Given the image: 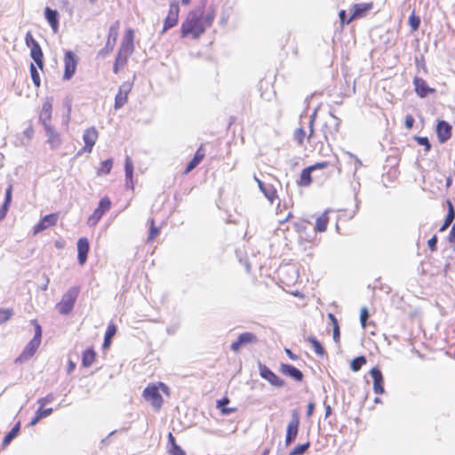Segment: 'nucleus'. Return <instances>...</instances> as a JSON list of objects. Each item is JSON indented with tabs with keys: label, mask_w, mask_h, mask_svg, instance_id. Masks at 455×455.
Masks as SVG:
<instances>
[{
	"label": "nucleus",
	"mask_w": 455,
	"mask_h": 455,
	"mask_svg": "<svg viewBox=\"0 0 455 455\" xmlns=\"http://www.w3.org/2000/svg\"><path fill=\"white\" fill-rule=\"evenodd\" d=\"M206 4L207 0H201L198 5L188 13L181 24V37L191 35L194 39H197L212 25L216 17V7L211 5L204 13Z\"/></svg>",
	"instance_id": "1"
},
{
	"label": "nucleus",
	"mask_w": 455,
	"mask_h": 455,
	"mask_svg": "<svg viewBox=\"0 0 455 455\" xmlns=\"http://www.w3.org/2000/svg\"><path fill=\"white\" fill-rule=\"evenodd\" d=\"M35 325V334L33 339L26 345L21 354L15 359V363L28 361L36 354L41 344L42 328L36 320H32Z\"/></svg>",
	"instance_id": "2"
},
{
	"label": "nucleus",
	"mask_w": 455,
	"mask_h": 455,
	"mask_svg": "<svg viewBox=\"0 0 455 455\" xmlns=\"http://www.w3.org/2000/svg\"><path fill=\"white\" fill-rule=\"evenodd\" d=\"M79 292L80 288L78 286H73L63 294L61 300L56 305L60 314L68 315L73 310Z\"/></svg>",
	"instance_id": "3"
},
{
	"label": "nucleus",
	"mask_w": 455,
	"mask_h": 455,
	"mask_svg": "<svg viewBox=\"0 0 455 455\" xmlns=\"http://www.w3.org/2000/svg\"><path fill=\"white\" fill-rule=\"evenodd\" d=\"M133 52L132 39L130 41H124L121 47L116 56V60L113 65V72L117 74L121 68H124L128 60V58Z\"/></svg>",
	"instance_id": "4"
},
{
	"label": "nucleus",
	"mask_w": 455,
	"mask_h": 455,
	"mask_svg": "<svg viewBox=\"0 0 455 455\" xmlns=\"http://www.w3.org/2000/svg\"><path fill=\"white\" fill-rule=\"evenodd\" d=\"M111 201L108 197L105 196L99 202L98 207L93 211L92 215L87 220L89 227H95L102 216L110 209Z\"/></svg>",
	"instance_id": "5"
},
{
	"label": "nucleus",
	"mask_w": 455,
	"mask_h": 455,
	"mask_svg": "<svg viewBox=\"0 0 455 455\" xmlns=\"http://www.w3.org/2000/svg\"><path fill=\"white\" fill-rule=\"evenodd\" d=\"M299 416L297 411H292L291 419L286 427L285 445L290 446L298 436L299 427Z\"/></svg>",
	"instance_id": "6"
},
{
	"label": "nucleus",
	"mask_w": 455,
	"mask_h": 455,
	"mask_svg": "<svg viewBox=\"0 0 455 455\" xmlns=\"http://www.w3.org/2000/svg\"><path fill=\"white\" fill-rule=\"evenodd\" d=\"M142 395L156 410H159L162 407L164 400L156 385L148 386L143 390Z\"/></svg>",
	"instance_id": "7"
},
{
	"label": "nucleus",
	"mask_w": 455,
	"mask_h": 455,
	"mask_svg": "<svg viewBox=\"0 0 455 455\" xmlns=\"http://www.w3.org/2000/svg\"><path fill=\"white\" fill-rule=\"evenodd\" d=\"M259 375L262 379L268 381L272 386L276 387H282L285 382L280 379L274 371H272L267 366L259 362L258 363Z\"/></svg>",
	"instance_id": "8"
},
{
	"label": "nucleus",
	"mask_w": 455,
	"mask_h": 455,
	"mask_svg": "<svg viewBox=\"0 0 455 455\" xmlns=\"http://www.w3.org/2000/svg\"><path fill=\"white\" fill-rule=\"evenodd\" d=\"M118 29H119V21H115L109 28L108 34V40L107 43L102 48L99 54L100 55H106L109 52H111L115 47L117 36H118Z\"/></svg>",
	"instance_id": "9"
},
{
	"label": "nucleus",
	"mask_w": 455,
	"mask_h": 455,
	"mask_svg": "<svg viewBox=\"0 0 455 455\" xmlns=\"http://www.w3.org/2000/svg\"><path fill=\"white\" fill-rule=\"evenodd\" d=\"M98 132L95 127H90L86 129L83 134V140L84 142V148L78 151L77 155L80 156L82 153H91L93 146L98 139Z\"/></svg>",
	"instance_id": "10"
},
{
	"label": "nucleus",
	"mask_w": 455,
	"mask_h": 455,
	"mask_svg": "<svg viewBox=\"0 0 455 455\" xmlns=\"http://www.w3.org/2000/svg\"><path fill=\"white\" fill-rule=\"evenodd\" d=\"M257 342H258L257 336L252 332L246 331V332L241 333L238 336L237 339L230 345V349L233 352L237 353V352H239V350L241 349L242 347L249 345V344H255Z\"/></svg>",
	"instance_id": "11"
},
{
	"label": "nucleus",
	"mask_w": 455,
	"mask_h": 455,
	"mask_svg": "<svg viewBox=\"0 0 455 455\" xmlns=\"http://www.w3.org/2000/svg\"><path fill=\"white\" fill-rule=\"evenodd\" d=\"M180 6L177 1L170 4L169 12L164 20V24L162 33H164L168 29L177 25L179 20Z\"/></svg>",
	"instance_id": "12"
},
{
	"label": "nucleus",
	"mask_w": 455,
	"mask_h": 455,
	"mask_svg": "<svg viewBox=\"0 0 455 455\" xmlns=\"http://www.w3.org/2000/svg\"><path fill=\"white\" fill-rule=\"evenodd\" d=\"M65 69L63 74L64 80H69L76 70L77 60L71 51H67L64 56Z\"/></svg>",
	"instance_id": "13"
},
{
	"label": "nucleus",
	"mask_w": 455,
	"mask_h": 455,
	"mask_svg": "<svg viewBox=\"0 0 455 455\" xmlns=\"http://www.w3.org/2000/svg\"><path fill=\"white\" fill-rule=\"evenodd\" d=\"M132 87V84H131L130 82H124L120 85L118 92L115 98L114 108L116 109H119L126 104L127 100H128V94L131 92Z\"/></svg>",
	"instance_id": "14"
},
{
	"label": "nucleus",
	"mask_w": 455,
	"mask_h": 455,
	"mask_svg": "<svg viewBox=\"0 0 455 455\" xmlns=\"http://www.w3.org/2000/svg\"><path fill=\"white\" fill-rule=\"evenodd\" d=\"M59 219L58 213H51L45 215L41 220L34 227V234H38L46 228L56 225Z\"/></svg>",
	"instance_id": "15"
},
{
	"label": "nucleus",
	"mask_w": 455,
	"mask_h": 455,
	"mask_svg": "<svg viewBox=\"0 0 455 455\" xmlns=\"http://www.w3.org/2000/svg\"><path fill=\"white\" fill-rule=\"evenodd\" d=\"M451 125L444 121H438L436 125V133L441 143L446 142L451 137Z\"/></svg>",
	"instance_id": "16"
},
{
	"label": "nucleus",
	"mask_w": 455,
	"mask_h": 455,
	"mask_svg": "<svg viewBox=\"0 0 455 455\" xmlns=\"http://www.w3.org/2000/svg\"><path fill=\"white\" fill-rule=\"evenodd\" d=\"M77 260L80 265H84L87 260L90 250L89 241L85 237H81L77 241Z\"/></svg>",
	"instance_id": "17"
},
{
	"label": "nucleus",
	"mask_w": 455,
	"mask_h": 455,
	"mask_svg": "<svg viewBox=\"0 0 455 455\" xmlns=\"http://www.w3.org/2000/svg\"><path fill=\"white\" fill-rule=\"evenodd\" d=\"M370 375L373 379V390L377 395H381L384 393V386H383V375L381 371L374 367L370 371Z\"/></svg>",
	"instance_id": "18"
},
{
	"label": "nucleus",
	"mask_w": 455,
	"mask_h": 455,
	"mask_svg": "<svg viewBox=\"0 0 455 455\" xmlns=\"http://www.w3.org/2000/svg\"><path fill=\"white\" fill-rule=\"evenodd\" d=\"M339 124L340 120L334 115L331 114L330 120L326 122L323 130V135L326 141H328L329 136H333L339 132Z\"/></svg>",
	"instance_id": "19"
},
{
	"label": "nucleus",
	"mask_w": 455,
	"mask_h": 455,
	"mask_svg": "<svg viewBox=\"0 0 455 455\" xmlns=\"http://www.w3.org/2000/svg\"><path fill=\"white\" fill-rule=\"evenodd\" d=\"M415 92L420 98L427 97L429 93L435 92V89L427 85V82L421 78L415 76L413 79Z\"/></svg>",
	"instance_id": "20"
},
{
	"label": "nucleus",
	"mask_w": 455,
	"mask_h": 455,
	"mask_svg": "<svg viewBox=\"0 0 455 455\" xmlns=\"http://www.w3.org/2000/svg\"><path fill=\"white\" fill-rule=\"evenodd\" d=\"M44 17L51 26L52 31L54 33H57L59 30V20H60V14L57 10H53L50 8L49 6H46L44 8Z\"/></svg>",
	"instance_id": "21"
},
{
	"label": "nucleus",
	"mask_w": 455,
	"mask_h": 455,
	"mask_svg": "<svg viewBox=\"0 0 455 455\" xmlns=\"http://www.w3.org/2000/svg\"><path fill=\"white\" fill-rule=\"evenodd\" d=\"M280 370L283 375L289 376L296 381H301L303 379L302 371L291 364L282 363Z\"/></svg>",
	"instance_id": "22"
},
{
	"label": "nucleus",
	"mask_w": 455,
	"mask_h": 455,
	"mask_svg": "<svg viewBox=\"0 0 455 455\" xmlns=\"http://www.w3.org/2000/svg\"><path fill=\"white\" fill-rule=\"evenodd\" d=\"M46 136L47 142L50 144L52 148H57L61 144L60 137L59 132H57L50 124L44 126Z\"/></svg>",
	"instance_id": "23"
},
{
	"label": "nucleus",
	"mask_w": 455,
	"mask_h": 455,
	"mask_svg": "<svg viewBox=\"0 0 455 455\" xmlns=\"http://www.w3.org/2000/svg\"><path fill=\"white\" fill-rule=\"evenodd\" d=\"M204 149L203 146H200L199 148L196 150L194 157L187 164L184 173L187 174L193 171L202 162V160L204 158Z\"/></svg>",
	"instance_id": "24"
},
{
	"label": "nucleus",
	"mask_w": 455,
	"mask_h": 455,
	"mask_svg": "<svg viewBox=\"0 0 455 455\" xmlns=\"http://www.w3.org/2000/svg\"><path fill=\"white\" fill-rule=\"evenodd\" d=\"M52 104L49 100H47L46 101L44 102L41 112H40V116H39V120L44 126L50 124L49 122L52 118Z\"/></svg>",
	"instance_id": "25"
},
{
	"label": "nucleus",
	"mask_w": 455,
	"mask_h": 455,
	"mask_svg": "<svg viewBox=\"0 0 455 455\" xmlns=\"http://www.w3.org/2000/svg\"><path fill=\"white\" fill-rule=\"evenodd\" d=\"M372 7L371 4H355L352 9L351 19H357L363 17Z\"/></svg>",
	"instance_id": "26"
},
{
	"label": "nucleus",
	"mask_w": 455,
	"mask_h": 455,
	"mask_svg": "<svg viewBox=\"0 0 455 455\" xmlns=\"http://www.w3.org/2000/svg\"><path fill=\"white\" fill-rule=\"evenodd\" d=\"M30 57L36 62V66L43 69L44 68V54L40 44L34 45L33 48L30 49Z\"/></svg>",
	"instance_id": "27"
},
{
	"label": "nucleus",
	"mask_w": 455,
	"mask_h": 455,
	"mask_svg": "<svg viewBox=\"0 0 455 455\" xmlns=\"http://www.w3.org/2000/svg\"><path fill=\"white\" fill-rule=\"evenodd\" d=\"M124 171H125L126 186L128 188H133V183H132L133 164H132V159L129 156H126V158H125Z\"/></svg>",
	"instance_id": "28"
},
{
	"label": "nucleus",
	"mask_w": 455,
	"mask_h": 455,
	"mask_svg": "<svg viewBox=\"0 0 455 455\" xmlns=\"http://www.w3.org/2000/svg\"><path fill=\"white\" fill-rule=\"evenodd\" d=\"M230 400L228 397H223L217 401L216 407L219 409L222 415H229L236 411V408L228 407Z\"/></svg>",
	"instance_id": "29"
},
{
	"label": "nucleus",
	"mask_w": 455,
	"mask_h": 455,
	"mask_svg": "<svg viewBox=\"0 0 455 455\" xmlns=\"http://www.w3.org/2000/svg\"><path fill=\"white\" fill-rule=\"evenodd\" d=\"M96 357V352L93 348L89 347L85 349L82 354V365L84 367H90L94 362Z\"/></svg>",
	"instance_id": "30"
},
{
	"label": "nucleus",
	"mask_w": 455,
	"mask_h": 455,
	"mask_svg": "<svg viewBox=\"0 0 455 455\" xmlns=\"http://www.w3.org/2000/svg\"><path fill=\"white\" fill-rule=\"evenodd\" d=\"M52 408L43 409L41 407L36 411L35 416L31 419L29 425L36 426L41 419L46 418L52 413Z\"/></svg>",
	"instance_id": "31"
},
{
	"label": "nucleus",
	"mask_w": 455,
	"mask_h": 455,
	"mask_svg": "<svg viewBox=\"0 0 455 455\" xmlns=\"http://www.w3.org/2000/svg\"><path fill=\"white\" fill-rule=\"evenodd\" d=\"M454 219H455V211H454L452 204L451 203H449V209H448L447 215L445 217L444 222L439 228V231L440 232L445 231L450 227V225L453 222Z\"/></svg>",
	"instance_id": "32"
},
{
	"label": "nucleus",
	"mask_w": 455,
	"mask_h": 455,
	"mask_svg": "<svg viewBox=\"0 0 455 455\" xmlns=\"http://www.w3.org/2000/svg\"><path fill=\"white\" fill-rule=\"evenodd\" d=\"M254 180L258 183V186L261 192L265 195V196L271 202H274V198L275 197V191L273 190L271 188H267L263 181H261L259 179H258L256 176H254Z\"/></svg>",
	"instance_id": "33"
},
{
	"label": "nucleus",
	"mask_w": 455,
	"mask_h": 455,
	"mask_svg": "<svg viewBox=\"0 0 455 455\" xmlns=\"http://www.w3.org/2000/svg\"><path fill=\"white\" fill-rule=\"evenodd\" d=\"M313 172V167H307L302 170L299 177V185L307 187L311 184L312 177L311 173Z\"/></svg>",
	"instance_id": "34"
},
{
	"label": "nucleus",
	"mask_w": 455,
	"mask_h": 455,
	"mask_svg": "<svg viewBox=\"0 0 455 455\" xmlns=\"http://www.w3.org/2000/svg\"><path fill=\"white\" fill-rule=\"evenodd\" d=\"M20 430V423L15 424L12 428L5 435L3 440V445H8L19 434Z\"/></svg>",
	"instance_id": "35"
},
{
	"label": "nucleus",
	"mask_w": 455,
	"mask_h": 455,
	"mask_svg": "<svg viewBox=\"0 0 455 455\" xmlns=\"http://www.w3.org/2000/svg\"><path fill=\"white\" fill-rule=\"evenodd\" d=\"M328 221L329 218L327 216V212H325L316 219L315 228V231L324 232L327 228Z\"/></svg>",
	"instance_id": "36"
},
{
	"label": "nucleus",
	"mask_w": 455,
	"mask_h": 455,
	"mask_svg": "<svg viewBox=\"0 0 455 455\" xmlns=\"http://www.w3.org/2000/svg\"><path fill=\"white\" fill-rule=\"evenodd\" d=\"M307 340L312 345L315 354L321 357L325 355V350L320 341L314 336L307 337Z\"/></svg>",
	"instance_id": "37"
},
{
	"label": "nucleus",
	"mask_w": 455,
	"mask_h": 455,
	"mask_svg": "<svg viewBox=\"0 0 455 455\" xmlns=\"http://www.w3.org/2000/svg\"><path fill=\"white\" fill-rule=\"evenodd\" d=\"M116 333V326L114 323H109L104 336L103 347H107L110 345L112 338Z\"/></svg>",
	"instance_id": "38"
},
{
	"label": "nucleus",
	"mask_w": 455,
	"mask_h": 455,
	"mask_svg": "<svg viewBox=\"0 0 455 455\" xmlns=\"http://www.w3.org/2000/svg\"><path fill=\"white\" fill-rule=\"evenodd\" d=\"M113 167L112 159H107L100 163V167L97 171L99 176L108 174Z\"/></svg>",
	"instance_id": "39"
},
{
	"label": "nucleus",
	"mask_w": 455,
	"mask_h": 455,
	"mask_svg": "<svg viewBox=\"0 0 455 455\" xmlns=\"http://www.w3.org/2000/svg\"><path fill=\"white\" fill-rule=\"evenodd\" d=\"M366 358L363 355L354 358L350 363V368L353 371H358L361 370L363 365L366 363Z\"/></svg>",
	"instance_id": "40"
},
{
	"label": "nucleus",
	"mask_w": 455,
	"mask_h": 455,
	"mask_svg": "<svg viewBox=\"0 0 455 455\" xmlns=\"http://www.w3.org/2000/svg\"><path fill=\"white\" fill-rule=\"evenodd\" d=\"M309 447H310L309 442H307L302 444H299L290 451L289 455H304L307 452V451L309 449Z\"/></svg>",
	"instance_id": "41"
},
{
	"label": "nucleus",
	"mask_w": 455,
	"mask_h": 455,
	"mask_svg": "<svg viewBox=\"0 0 455 455\" xmlns=\"http://www.w3.org/2000/svg\"><path fill=\"white\" fill-rule=\"evenodd\" d=\"M149 222H150V228H149V233H148V239H147L148 243L152 242L155 239V237L156 235H158L160 233L159 228L155 226L154 219H150Z\"/></svg>",
	"instance_id": "42"
},
{
	"label": "nucleus",
	"mask_w": 455,
	"mask_h": 455,
	"mask_svg": "<svg viewBox=\"0 0 455 455\" xmlns=\"http://www.w3.org/2000/svg\"><path fill=\"white\" fill-rule=\"evenodd\" d=\"M29 69H30V76H31L33 84H35L36 87H37V88L40 87L41 80H40V76L36 69V67L33 63H31Z\"/></svg>",
	"instance_id": "43"
},
{
	"label": "nucleus",
	"mask_w": 455,
	"mask_h": 455,
	"mask_svg": "<svg viewBox=\"0 0 455 455\" xmlns=\"http://www.w3.org/2000/svg\"><path fill=\"white\" fill-rule=\"evenodd\" d=\"M13 311L11 308H0V324L6 323L12 316Z\"/></svg>",
	"instance_id": "44"
},
{
	"label": "nucleus",
	"mask_w": 455,
	"mask_h": 455,
	"mask_svg": "<svg viewBox=\"0 0 455 455\" xmlns=\"http://www.w3.org/2000/svg\"><path fill=\"white\" fill-rule=\"evenodd\" d=\"M12 186L10 185L5 190L4 202L2 205V207H5L6 210L9 209V206L12 202Z\"/></svg>",
	"instance_id": "45"
},
{
	"label": "nucleus",
	"mask_w": 455,
	"mask_h": 455,
	"mask_svg": "<svg viewBox=\"0 0 455 455\" xmlns=\"http://www.w3.org/2000/svg\"><path fill=\"white\" fill-rule=\"evenodd\" d=\"M305 137H306V132H305V130L302 127L298 128L295 131V132H294V140L298 142V144L302 145L303 141L305 140Z\"/></svg>",
	"instance_id": "46"
},
{
	"label": "nucleus",
	"mask_w": 455,
	"mask_h": 455,
	"mask_svg": "<svg viewBox=\"0 0 455 455\" xmlns=\"http://www.w3.org/2000/svg\"><path fill=\"white\" fill-rule=\"evenodd\" d=\"M25 44L26 45L31 49L34 45H38V42L33 37L32 33L28 31L25 36Z\"/></svg>",
	"instance_id": "47"
},
{
	"label": "nucleus",
	"mask_w": 455,
	"mask_h": 455,
	"mask_svg": "<svg viewBox=\"0 0 455 455\" xmlns=\"http://www.w3.org/2000/svg\"><path fill=\"white\" fill-rule=\"evenodd\" d=\"M409 25L411 28L412 30H417L419 28L420 25V19L418 16H415L414 14H411L409 17Z\"/></svg>",
	"instance_id": "48"
},
{
	"label": "nucleus",
	"mask_w": 455,
	"mask_h": 455,
	"mask_svg": "<svg viewBox=\"0 0 455 455\" xmlns=\"http://www.w3.org/2000/svg\"><path fill=\"white\" fill-rule=\"evenodd\" d=\"M415 140H416V141L418 142L419 145L425 147V150L427 152H428L430 150L431 144L429 142V140L427 137L416 136Z\"/></svg>",
	"instance_id": "49"
},
{
	"label": "nucleus",
	"mask_w": 455,
	"mask_h": 455,
	"mask_svg": "<svg viewBox=\"0 0 455 455\" xmlns=\"http://www.w3.org/2000/svg\"><path fill=\"white\" fill-rule=\"evenodd\" d=\"M369 316H370V315H369L367 307H362L361 313H360V322H361L363 328H365L367 320L369 319Z\"/></svg>",
	"instance_id": "50"
},
{
	"label": "nucleus",
	"mask_w": 455,
	"mask_h": 455,
	"mask_svg": "<svg viewBox=\"0 0 455 455\" xmlns=\"http://www.w3.org/2000/svg\"><path fill=\"white\" fill-rule=\"evenodd\" d=\"M169 452L172 455H186L185 451L176 443H173V445L170 447Z\"/></svg>",
	"instance_id": "51"
},
{
	"label": "nucleus",
	"mask_w": 455,
	"mask_h": 455,
	"mask_svg": "<svg viewBox=\"0 0 455 455\" xmlns=\"http://www.w3.org/2000/svg\"><path fill=\"white\" fill-rule=\"evenodd\" d=\"M53 400L54 395L52 394H48L46 396L38 399L37 403L40 405L41 408H43L45 404L53 402Z\"/></svg>",
	"instance_id": "52"
},
{
	"label": "nucleus",
	"mask_w": 455,
	"mask_h": 455,
	"mask_svg": "<svg viewBox=\"0 0 455 455\" xmlns=\"http://www.w3.org/2000/svg\"><path fill=\"white\" fill-rule=\"evenodd\" d=\"M317 114V109H315L314 112L310 115L309 120V134L308 139L310 140L314 135V122Z\"/></svg>",
	"instance_id": "53"
},
{
	"label": "nucleus",
	"mask_w": 455,
	"mask_h": 455,
	"mask_svg": "<svg viewBox=\"0 0 455 455\" xmlns=\"http://www.w3.org/2000/svg\"><path fill=\"white\" fill-rule=\"evenodd\" d=\"M427 245L431 251H435L437 250V236L434 235L428 241Z\"/></svg>",
	"instance_id": "54"
},
{
	"label": "nucleus",
	"mask_w": 455,
	"mask_h": 455,
	"mask_svg": "<svg viewBox=\"0 0 455 455\" xmlns=\"http://www.w3.org/2000/svg\"><path fill=\"white\" fill-rule=\"evenodd\" d=\"M339 20H340V22L342 25L348 24L353 20V19H351V17L347 19V14L346 11H344V10H341L339 12Z\"/></svg>",
	"instance_id": "55"
},
{
	"label": "nucleus",
	"mask_w": 455,
	"mask_h": 455,
	"mask_svg": "<svg viewBox=\"0 0 455 455\" xmlns=\"http://www.w3.org/2000/svg\"><path fill=\"white\" fill-rule=\"evenodd\" d=\"M340 337V331L339 323H335V325H333V340L337 343L339 341Z\"/></svg>",
	"instance_id": "56"
},
{
	"label": "nucleus",
	"mask_w": 455,
	"mask_h": 455,
	"mask_svg": "<svg viewBox=\"0 0 455 455\" xmlns=\"http://www.w3.org/2000/svg\"><path fill=\"white\" fill-rule=\"evenodd\" d=\"M404 123L407 129H411L414 125L413 116L411 115L406 116Z\"/></svg>",
	"instance_id": "57"
},
{
	"label": "nucleus",
	"mask_w": 455,
	"mask_h": 455,
	"mask_svg": "<svg viewBox=\"0 0 455 455\" xmlns=\"http://www.w3.org/2000/svg\"><path fill=\"white\" fill-rule=\"evenodd\" d=\"M116 432H117V430H114V431L110 432V433L108 434V435L106 438L102 439V440L100 441V449H102L104 445H108V439H109L112 435H114Z\"/></svg>",
	"instance_id": "58"
},
{
	"label": "nucleus",
	"mask_w": 455,
	"mask_h": 455,
	"mask_svg": "<svg viewBox=\"0 0 455 455\" xmlns=\"http://www.w3.org/2000/svg\"><path fill=\"white\" fill-rule=\"evenodd\" d=\"M448 241L451 243H455V221L448 235Z\"/></svg>",
	"instance_id": "59"
},
{
	"label": "nucleus",
	"mask_w": 455,
	"mask_h": 455,
	"mask_svg": "<svg viewBox=\"0 0 455 455\" xmlns=\"http://www.w3.org/2000/svg\"><path fill=\"white\" fill-rule=\"evenodd\" d=\"M327 166H328V163L327 162H321V163H316L315 164L311 165L310 167H313V171H315V170H317V169H323V168H325Z\"/></svg>",
	"instance_id": "60"
},
{
	"label": "nucleus",
	"mask_w": 455,
	"mask_h": 455,
	"mask_svg": "<svg viewBox=\"0 0 455 455\" xmlns=\"http://www.w3.org/2000/svg\"><path fill=\"white\" fill-rule=\"evenodd\" d=\"M347 154L351 157L355 159V170L360 168L363 164L360 159H358L355 155L352 153L347 152Z\"/></svg>",
	"instance_id": "61"
},
{
	"label": "nucleus",
	"mask_w": 455,
	"mask_h": 455,
	"mask_svg": "<svg viewBox=\"0 0 455 455\" xmlns=\"http://www.w3.org/2000/svg\"><path fill=\"white\" fill-rule=\"evenodd\" d=\"M314 410H315V404L313 403H309L307 404V416L310 417L313 414Z\"/></svg>",
	"instance_id": "62"
},
{
	"label": "nucleus",
	"mask_w": 455,
	"mask_h": 455,
	"mask_svg": "<svg viewBox=\"0 0 455 455\" xmlns=\"http://www.w3.org/2000/svg\"><path fill=\"white\" fill-rule=\"evenodd\" d=\"M285 353L291 360H296L298 358V356L294 355L289 348L285 349Z\"/></svg>",
	"instance_id": "63"
},
{
	"label": "nucleus",
	"mask_w": 455,
	"mask_h": 455,
	"mask_svg": "<svg viewBox=\"0 0 455 455\" xmlns=\"http://www.w3.org/2000/svg\"><path fill=\"white\" fill-rule=\"evenodd\" d=\"M159 387L164 394L169 395V387L165 384L160 382Z\"/></svg>",
	"instance_id": "64"
}]
</instances>
